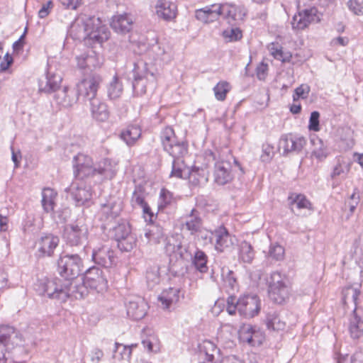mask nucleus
<instances>
[{
    "label": "nucleus",
    "instance_id": "1",
    "mask_svg": "<svg viewBox=\"0 0 363 363\" xmlns=\"http://www.w3.org/2000/svg\"><path fill=\"white\" fill-rule=\"evenodd\" d=\"M43 293L48 297L65 302L67 298L76 299L84 298L87 294V288L82 281L75 279H62L54 278L42 283Z\"/></svg>",
    "mask_w": 363,
    "mask_h": 363
},
{
    "label": "nucleus",
    "instance_id": "2",
    "mask_svg": "<svg viewBox=\"0 0 363 363\" xmlns=\"http://www.w3.org/2000/svg\"><path fill=\"white\" fill-rule=\"evenodd\" d=\"M70 33L77 40H91L101 44L109 38L108 28L101 25L99 18L82 16L71 26Z\"/></svg>",
    "mask_w": 363,
    "mask_h": 363
},
{
    "label": "nucleus",
    "instance_id": "3",
    "mask_svg": "<svg viewBox=\"0 0 363 363\" xmlns=\"http://www.w3.org/2000/svg\"><path fill=\"white\" fill-rule=\"evenodd\" d=\"M74 174L77 179L82 180L96 174L102 175L106 179H111L115 169L108 160L104 159L94 164L92 159L84 154L79 153L74 157Z\"/></svg>",
    "mask_w": 363,
    "mask_h": 363
},
{
    "label": "nucleus",
    "instance_id": "4",
    "mask_svg": "<svg viewBox=\"0 0 363 363\" xmlns=\"http://www.w3.org/2000/svg\"><path fill=\"white\" fill-rule=\"evenodd\" d=\"M206 155L208 160L211 158L215 161L213 172L215 182L219 185L230 182L233 179L231 162L233 160L236 162L230 150L225 147L216 152L208 151Z\"/></svg>",
    "mask_w": 363,
    "mask_h": 363
},
{
    "label": "nucleus",
    "instance_id": "5",
    "mask_svg": "<svg viewBox=\"0 0 363 363\" xmlns=\"http://www.w3.org/2000/svg\"><path fill=\"white\" fill-rule=\"evenodd\" d=\"M227 311L233 315L238 310L240 315L245 318H252L256 315L260 309V301L255 295H246L238 300L233 295L227 298Z\"/></svg>",
    "mask_w": 363,
    "mask_h": 363
},
{
    "label": "nucleus",
    "instance_id": "6",
    "mask_svg": "<svg viewBox=\"0 0 363 363\" xmlns=\"http://www.w3.org/2000/svg\"><path fill=\"white\" fill-rule=\"evenodd\" d=\"M269 298L278 304L283 303L289 296V286L287 277L280 272L271 273L267 279Z\"/></svg>",
    "mask_w": 363,
    "mask_h": 363
},
{
    "label": "nucleus",
    "instance_id": "7",
    "mask_svg": "<svg viewBox=\"0 0 363 363\" xmlns=\"http://www.w3.org/2000/svg\"><path fill=\"white\" fill-rule=\"evenodd\" d=\"M58 272L62 279L77 278L82 271V261L79 255H66L58 260Z\"/></svg>",
    "mask_w": 363,
    "mask_h": 363
},
{
    "label": "nucleus",
    "instance_id": "8",
    "mask_svg": "<svg viewBox=\"0 0 363 363\" xmlns=\"http://www.w3.org/2000/svg\"><path fill=\"white\" fill-rule=\"evenodd\" d=\"M161 140L164 150L174 160H182V158L187 152L186 145L183 142L177 140L173 129L169 127H167L162 132Z\"/></svg>",
    "mask_w": 363,
    "mask_h": 363
},
{
    "label": "nucleus",
    "instance_id": "9",
    "mask_svg": "<svg viewBox=\"0 0 363 363\" xmlns=\"http://www.w3.org/2000/svg\"><path fill=\"white\" fill-rule=\"evenodd\" d=\"M301 0H298V7H300ZM321 20V14L315 7L300 9L293 16L291 20L292 29L301 31L309 26L311 23H319Z\"/></svg>",
    "mask_w": 363,
    "mask_h": 363
},
{
    "label": "nucleus",
    "instance_id": "10",
    "mask_svg": "<svg viewBox=\"0 0 363 363\" xmlns=\"http://www.w3.org/2000/svg\"><path fill=\"white\" fill-rule=\"evenodd\" d=\"M63 236L67 244L70 246L83 245L88 239L87 226L80 220L67 225Z\"/></svg>",
    "mask_w": 363,
    "mask_h": 363
},
{
    "label": "nucleus",
    "instance_id": "11",
    "mask_svg": "<svg viewBox=\"0 0 363 363\" xmlns=\"http://www.w3.org/2000/svg\"><path fill=\"white\" fill-rule=\"evenodd\" d=\"M101 82V77L94 74L84 79L78 84V95L82 98L85 104L97 98V91Z\"/></svg>",
    "mask_w": 363,
    "mask_h": 363
},
{
    "label": "nucleus",
    "instance_id": "12",
    "mask_svg": "<svg viewBox=\"0 0 363 363\" xmlns=\"http://www.w3.org/2000/svg\"><path fill=\"white\" fill-rule=\"evenodd\" d=\"M219 14L227 20L228 23L236 26L242 21L247 13L246 9L242 5L225 3L218 4Z\"/></svg>",
    "mask_w": 363,
    "mask_h": 363
},
{
    "label": "nucleus",
    "instance_id": "13",
    "mask_svg": "<svg viewBox=\"0 0 363 363\" xmlns=\"http://www.w3.org/2000/svg\"><path fill=\"white\" fill-rule=\"evenodd\" d=\"M86 288L102 291L107 288V280L103 274L102 270L98 267H91L86 271L82 279Z\"/></svg>",
    "mask_w": 363,
    "mask_h": 363
},
{
    "label": "nucleus",
    "instance_id": "14",
    "mask_svg": "<svg viewBox=\"0 0 363 363\" xmlns=\"http://www.w3.org/2000/svg\"><path fill=\"white\" fill-rule=\"evenodd\" d=\"M122 208V201L118 197L111 196L105 203L101 204V220L105 223L118 219Z\"/></svg>",
    "mask_w": 363,
    "mask_h": 363
},
{
    "label": "nucleus",
    "instance_id": "15",
    "mask_svg": "<svg viewBox=\"0 0 363 363\" xmlns=\"http://www.w3.org/2000/svg\"><path fill=\"white\" fill-rule=\"evenodd\" d=\"M22 335L13 327L2 326L0 328V347H5L11 350L16 347L23 345Z\"/></svg>",
    "mask_w": 363,
    "mask_h": 363
},
{
    "label": "nucleus",
    "instance_id": "16",
    "mask_svg": "<svg viewBox=\"0 0 363 363\" xmlns=\"http://www.w3.org/2000/svg\"><path fill=\"white\" fill-rule=\"evenodd\" d=\"M60 242V238L52 234L42 235L35 242L37 255L39 257H51Z\"/></svg>",
    "mask_w": 363,
    "mask_h": 363
},
{
    "label": "nucleus",
    "instance_id": "17",
    "mask_svg": "<svg viewBox=\"0 0 363 363\" xmlns=\"http://www.w3.org/2000/svg\"><path fill=\"white\" fill-rule=\"evenodd\" d=\"M102 228L107 233V235L118 241L125 238L130 233V227L123 220L118 218L110 223H105L102 224Z\"/></svg>",
    "mask_w": 363,
    "mask_h": 363
},
{
    "label": "nucleus",
    "instance_id": "18",
    "mask_svg": "<svg viewBox=\"0 0 363 363\" xmlns=\"http://www.w3.org/2000/svg\"><path fill=\"white\" fill-rule=\"evenodd\" d=\"M66 191L71 194L77 206L83 205L91 197L90 187L80 179L73 182Z\"/></svg>",
    "mask_w": 363,
    "mask_h": 363
},
{
    "label": "nucleus",
    "instance_id": "19",
    "mask_svg": "<svg viewBox=\"0 0 363 363\" xmlns=\"http://www.w3.org/2000/svg\"><path fill=\"white\" fill-rule=\"evenodd\" d=\"M91 258L94 263L105 268L112 267L116 262L114 252L109 247L105 245L94 247Z\"/></svg>",
    "mask_w": 363,
    "mask_h": 363
},
{
    "label": "nucleus",
    "instance_id": "20",
    "mask_svg": "<svg viewBox=\"0 0 363 363\" xmlns=\"http://www.w3.org/2000/svg\"><path fill=\"white\" fill-rule=\"evenodd\" d=\"M140 340L144 350L148 353L160 351V341L152 328L146 326L141 330Z\"/></svg>",
    "mask_w": 363,
    "mask_h": 363
},
{
    "label": "nucleus",
    "instance_id": "21",
    "mask_svg": "<svg viewBox=\"0 0 363 363\" xmlns=\"http://www.w3.org/2000/svg\"><path fill=\"white\" fill-rule=\"evenodd\" d=\"M288 201L291 211L296 216H304V210H312L311 202L303 194L291 193L288 197Z\"/></svg>",
    "mask_w": 363,
    "mask_h": 363
},
{
    "label": "nucleus",
    "instance_id": "22",
    "mask_svg": "<svg viewBox=\"0 0 363 363\" xmlns=\"http://www.w3.org/2000/svg\"><path fill=\"white\" fill-rule=\"evenodd\" d=\"M306 145V140L303 137L284 135L280 139V147L284 149V153L300 152Z\"/></svg>",
    "mask_w": 363,
    "mask_h": 363
},
{
    "label": "nucleus",
    "instance_id": "23",
    "mask_svg": "<svg viewBox=\"0 0 363 363\" xmlns=\"http://www.w3.org/2000/svg\"><path fill=\"white\" fill-rule=\"evenodd\" d=\"M348 330L353 339H359L363 335V308L352 311L349 319Z\"/></svg>",
    "mask_w": 363,
    "mask_h": 363
},
{
    "label": "nucleus",
    "instance_id": "24",
    "mask_svg": "<svg viewBox=\"0 0 363 363\" xmlns=\"http://www.w3.org/2000/svg\"><path fill=\"white\" fill-rule=\"evenodd\" d=\"M213 236L215 241V247L218 251L223 252L225 249L231 247L233 244V237H232L225 228L220 226L213 233H211Z\"/></svg>",
    "mask_w": 363,
    "mask_h": 363
},
{
    "label": "nucleus",
    "instance_id": "25",
    "mask_svg": "<svg viewBox=\"0 0 363 363\" xmlns=\"http://www.w3.org/2000/svg\"><path fill=\"white\" fill-rule=\"evenodd\" d=\"M92 118L99 122H104L109 117L107 105L99 97L88 101Z\"/></svg>",
    "mask_w": 363,
    "mask_h": 363
},
{
    "label": "nucleus",
    "instance_id": "26",
    "mask_svg": "<svg viewBox=\"0 0 363 363\" xmlns=\"http://www.w3.org/2000/svg\"><path fill=\"white\" fill-rule=\"evenodd\" d=\"M157 15L166 21L174 18L177 16V6L169 0H158L156 4Z\"/></svg>",
    "mask_w": 363,
    "mask_h": 363
},
{
    "label": "nucleus",
    "instance_id": "27",
    "mask_svg": "<svg viewBox=\"0 0 363 363\" xmlns=\"http://www.w3.org/2000/svg\"><path fill=\"white\" fill-rule=\"evenodd\" d=\"M222 288L228 294L233 295L239 289L237 277L233 271L228 267H222L221 269Z\"/></svg>",
    "mask_w": 363,
    "mask_h": 363
},
{
    "label": "nucleus",
    "instance_id": "28",
    "mask_svg": "<svg viewBox=\"0 0 363 363\" xmlns=\"http://www.w3.org/2000/svg\"><path fill=\"white\" fill-rule=\"evenodd\" d=\"M219 16L218 4L207 6L195 11V18L203 23L214 22Z\"/></svg>",
    "mask_w": 363,
    "mask_h": 363
},
{
    "label": "nucleus",
    "instance_id": "29",
    "mask_svg": "<svg viewBox=\"0 0 363 363\" xmlns=\"http://www.w3.org/2000/svg\"><path fill=\"white\" fill-rule=\"evenodd\" d=\"M186 229L190 231L191 235L196 233H203V222L199 216V213L193 208L190 213L186 216V221L183 224Z\"/></svg>",
    "mask_w": 363,
    "mask_h": 363
},
{
    "label": "nucleus",
    "instance_id": "30",
    "mask_svg": "<svg viewBox=\"0 0 363 363\" xmlns=\"http://www.w3.org/2000/svg\"><path fill=\"white\" fill-rule=\"evenodd\" d=\"M361 291L359 289L350 286L345 287L342 290V301L343 304L347 308H352L353 311L358 307L357 298Z\"/></svg>",
    "mask_w": 363,
    "mask_h": 363
},
{
    "label": "nucleus",
    "instance_id": "31",
    "mask_svg": "<svg viewBox=\"0 0 363 363\" xmlns=\"http://www.w3.org/2000/svg\"><path fill=\"white\" fill-rule=\"evenodd\" d=\"M57 102L63 107L68 108L73 106L77 100V94L74 90L67 88L57 91L55 94Z\"/></svg>",
    "mask_w": 363,
    "mask_h": 363
},
{
    "label": "nucleus",
    "instance_id": "32",
    "mask_svg": "<svg viewBox=\"0 0 363 363\" xmlns=\"http://www.w3.org/2000/svg\"><path fill=\"white\" fill-rule=\"evenodd\" d=\"M111 26L117 33H125L131 29L133 21L128 15L116 16L112 19Z\"/></svg>",
    "mask_w": 363,
    "mask_h": 363
},
{
    "label": "nucleus",
    "instance_id": "33",
    "mask_svg": "<svg viewBox=\"0 0 363 363\" xmlns=\"http://www.w3.org/2000/svg\"><path fill=\"white\" fill-rule=\"evenodd\" d=\"M62 82V77L59 74H52L50 71L48 72L45 82L40 83V90L45 92L56 91Z\"/></svg>",
    "mask_w": 363,
    "mask_h": 363
},
{
    "label": "nucleus",
    "instance_id": "34",
    "mask_svg": "<svg viewBox=\"0 0 363 363\" xmlns=\"http://www.w3.org/2000/svg\"><path fill=\"white\" fill-rule=\"evenodd\" d=\"M178 293L179 291L173 288L163 291L158 297V301L161 303V307L163 309H169L172 303L178 301Z\"/></svg>",
    "mask_w": 363,
    "mask_h": 363
},
{
    "label": "nucleus",
    "instance_id": "35",
    "mask_svg": "<svg viewBox=\"0 0 363 363\" xmlns=\"http://www.w3.org/2000/svg\"><path fill=\"white\" fill-rule=\"evenodd\" d=\"M200 354L206 361L213 362L216 355L218 354V350L216 345L211 341H204L201 345Z\"/></svg>",
    "mask_w": 363,
    "mask_h": 363
},
{
    "label": "nucleus",
    "instance_id": "36",
    "mask_svg": "<svg viewBox=\"0 0 363 363\" xmlns=\"http://www.w3.org/2000/svg\"><path fill=\"white\" fill-rule=\"evenodd\" d=\"M255 251L252 246L246 241H242L239 245V259L245 262L250 264L255 258Z\"/></svg>",
    "mask_w": 363,
    "mask_h": 363
},
{
    "label": "nucleus",
    "instance_id": "37",
    "mask_svg": "<svg viewBox=\"0 0 363 363\" xmlns=\"http://www.w3.org/2000/svg\"><path fill=\"white\" fill-rule=\"evenodd\" d=\"M57 194L53 189L45 188L42 192V205L46 212L53 211Z\"/></svg>",
    "mask_w": 363,
    "mask_h": 363
},
{
    "label": "nucleus",
    "instance_id": "38",
    "mask_svg": "<svg viewBox=\"0 0 363 363\" xmlns=\"http://www.w3.org/2000/svg\"><path fill=\"white\" fill-rule=\"evenodd\" d=\"M268 49L271 55L277 60L283 62H289L292 55L289 52H284L281 45L278 43H271Z\"/></svg>",
    "mask_w": 363,
    "mask_h": 363
},
{
    "label": "nucleus",
    "instance_id": "39",
    "mask_svg": "<svg viewBox=\"0 0 363 363\" xmlns=\"http://www.w3.org/2000/svg\"><path fill=\"white\" fill-rule=\"evenodd\" d=\"M133 346V345L131 346H125L122 344L116 343V349L113 350V358L116 360L129 361L132 353L131 348Z\"/></svg>",
    "mask_w": 363,
    "mask_h": 363
},
{
    "label": "nucleus",
    "instance_id": "40",
    "mask_svg": "<svg viewBox=\"0 0 363 363\" xmlns=\"http://www.w3.org/2000/svg\"><path fill=\"white\" fill-rule=\"evenodd\" d=\"M266 324L268 329L277 331L283 330L286 326V323L276 313L267 315Z\"/></svg>",
    "mask_w": 363,
    "mask_h": 363
},
{
    "label": "nucleus",
    "instance_id": "41",
    "mask_svg": "<svg viewBox=\"0 0 363 363\" xmlns=\"http://www.w3.org/2000/svg\"><path fill=\"white\" fill-rule=\"evenodd\" d=\"M189 172V171L185 166L183 160H173L170 177L183 179L187 176Z\"/></svg>",
    "mask_w": 363,
    "mask_h": 363
},
{
    "label": "nucleus",
    "instance_id": "42",
    "mask_svg": "<svg viewBox=\"0 0 363 363\" xmlns=\"http://www.w3.org/2000/svg\"><path fill=\"white\" fill-rule=\"evenodd\" d=\"M193 263L196 268L201 273L206 272L207 256L203 251L197 250L195 252Z\"/></svg>",
    "mask_w": 363,
    "mask_h": 363
},
{
    "label": "nucleus",
    "instance_id": "43",
    "mask_svg": "<svg viewBox=\"0 0 363 363\" xmlns=\"http://www.w3.org/2000/svg\"><path fill=\"white\" fill-rule=\"evenodd\" d=\"M312 142L315 146L312 151V155L320 161L326 158L328 152L323 140L317 138L316 140H312Z\"/></svg>",
    "mask_w": 363,
    "mask_h": 363
},
{
    "label": "nucleus",
    "instance_id": "44",
    "mask_svg": "<svg viewBox=\"0 0 363 363\" xmlns=\"http://www.w3.org/2000/svg\"><path fill=\"white\" fill-rule=\"evenodd\" d=\"M123 91L122 84L118 78L114 77L108 87V96L111 99H116L121 95Z\"/></svg>",
    "mask_w": 363,
    "mask_h": 363
},
{
    "label": "nucleus",
    "instance_id": "45",
    "mask_svg": "<svg viewBox=\"0 0 363 363\" xmlns=\"http://www.w3.org/2000/svg\"><path fill=\"white\" fill-rule=\"evenodd\" d=\"M86 63L89 69H96L102 65L103 60L99 54L90 49L86 52Z\"/></svg>",
    "mask_w": 363,
    "mask_h": 363
},
{
    "label": "nucleus",
    "instance_id": "46",
    "mask_svg": "<svg viewBox=\"0 0 363 363\" xmlns=\"http://www.w3.org/2000/svg\"><path fill=\"white\" fill-rule=\"evenodd\" d=\"M230 89V86L227 82H218L213 89L216 98L219 101H223Z\"/></svg>",
    "mask_w": 363,
    "mask_h": 363
},
{
    "label": "nucleus",
    "instance_id": "47",
    "mask_svg": "<svg viewBox=\"0 0 363 363\" xmlns=\"http://www.w3.org/2000/svg\"><path fill=\"white\" fill-rule=\"evenodd\" d=\"M138 204L143 208V216L145 221L149 223H153V220L157 218V214L151 210L150 207L146 202L143 199H140L139 197H138Z\"/></svg>",
    "mask_w": 363,
    "mask_h": 363
},
{
    "label": "nucleus",
    "instance_id": "48",
    "mask_svg": "<svg viewBox=\"0 0 363 363\" xmlns=\"http://www.w3.org/2000/svg\"><path fill=\"white\" fill-rule=\"evenodd\" d=\"M242 32L238 27L227 28L223 32V37L228 42L237 41L242 38Z\"/></svg>",
    "mask_w": 363,
    "mask_h": 363
},
{
    "label": "nucleus",
    "instance_id": "49",
    "mask_svg": "<svg viewBox=\"0 0 363 363\" xmlns=\"http://www.w3.org/2000/svg\"><path fill=\"white\" fill-rule=\"evenodd\" d=\"M134 126H128L125 130L121 132V138L128 145H133L136 142Z\"/></svg>",
    "mask_w": 363,
    "mask_h": 363
},
{
    "label": "nucleus",
    "instance_id": "50",
    "mask_svg": "<svg viewBox=\"0 0 363 363\" xmlns=\"http://www.w3.org/2000/svg\"><path fill=\"white\" fill-rule=\"evenodd\" d=\"M269 256L275 260H281L284 256V247L277 244H272L269 251Z\"/></svg>",
    "mask_w": 363,
    "mask_h": 363
},
{
    "label": "nucleus",
    "instance_id": "51",
    "mask_svg": "<svg viewBox=\"0 0 363 363\" xmlns=\"http://www.w3.org/2000/svg\"><path fill=\"white\" fill-rule=\"evenodd\" d=\"M253 328H254V326H252L250 325H244L243 327H242L239 332V335H240V340L242 342H247L250 345L252 343Z\"/></svg>",
    "mask_w": 363,
    "mask_h": 363
},
{
    "label": "nucleus",
    "instance_id": "52",
    "mask_svg": "<svg viewBox=\"0 0 363 363\" xmlns=\"http://www.w3.org/2000/svg\"><path fill=\"white\" fill-rule=\"evenodd\" d=\"M117 242H118V244H117L118 247L121 251L130 252L133 248V245L135 242V238H133L132 236L128 235L125 238H123Z\"/></svg>",
    "mask_w": 363,
    "mask_h": 363
},
{
    "label": "nucleus",
    "instance_id": "53",
    "mask_svg": "<svg viewBox=\"0 0 363 363\" xmlns=\"http://www.w3.org/2000/svg\"><path fill=\"white\" fill-rule=\"evenodd\" d=\"M157 39L154 32H148L147 36L140 35L138 39V45L142 44L145 46V50H147L150 45H153L156 43Z\"/></svg>",
    "mask_w": 363,
    "mask_h": 363
},
{
    "label": "nucleus",
    "instance_id": "54",
    "mask_svg": "<svg viewBox=\"0 0 363 363\" xmlns=\"http://www.w3.org/2000/svg\"><path fill=\"white\" fill-rule=\"evenodd\" d=\"M173 199L172 194L166 189H162L160 194L159 208H163L170 204Z\"/></svg>",
    "mask_w": 363,
    "mask_h": 363
},
{
    "label": "nucleus",
    "instance_id": "55",
    "mask_svg": "<svg viewBox=\"0 0 363 363\" xmlns=\"http://www.w3.org/2000/svg\"><path fill=\"white\" fill-rule=\"evenodd\" d=\"M310 91V87L307 84H301L295 89V93L293 96L294 100L296 101L299 98L306 99Z\"/></svg>",
    "mask_w": 363,
    "mask_h": 363
},
{
    "label": "nucleus",
    "instance_id": "56",
    "mask_svg": "<svg viewBox=\"0 0 363 363\" xmlns=\"http://www.w3.org/2000/svg\"><path fill=\"white\" fill-rule=\"evenodd\" d=\"M347 7L354 14L363 15V4L357 0H350L347 1Z\"/></svg>",
    "mask_w": 363,
    "mask_h": 363
},
{
    "label": "nucleus",
    "instance_id": "57",
    "mask_svg": "<svg viewBox=\"0 0 363 363\" xmlns=\"http://www.w3.org/2000/svg\"><path fill=\"white\" fill-rule=\"evenodd\" d=\"M319 117L320 113L318 111H313L311 113L310 119H309V125L308 128L311 130L318 131L319 128Z\"/></svg>",
    "mask_w": 363,
    "mask_h": 363
},
{
    "label": "nucleus",
    "instance_id": "58",
    "mask_svg": "<svg viewBox=\"0 0 363 363\" xmlns=\"http://www.w3.org/2000/svg\"><path fill=\"white\" fill-rule=\"evenodd\" d=\"M274 155V147L269 144H264L262 145V154L261 155V160L263 162L270 161Z\"/></svg>",
    "mask_w": 363,
    "mask_h": 363
},
{
    "label": "nucleus",
    "instance_id": "59",
    "mask_svg": "<svg viewBox=\"0 0 363 363\" xmlns=\"http://www.w3.org/2000/svg\"><path fill=\"white\" fill-rule=\"evenodd\" d=\"M252 346L259 345L262 343L264 340V335L263 333L256 327H254L252 337Z\"/></svg>",
    "mask_w": 363,
    "mask_h": 363
},
{
    "label": "nucleus",
    "instance_id": "60",
    "mask_svg": "<svg viewBox=\"0 0 363 363\" xmlns=\"http://www.w3.org/2000/svg\"><path fill=\"white\" fill-rule=\"evenodd\" d=\"M348 169L345 165L342 164L340 162H338L333 168V172L330 174L332 179H335L337 177L340 176H345Z\"/></svg>",
    "mask_w": 363,
    "mask_h": 363
},
{
    "label": "nucleus",
    "instance_id": "61",
    "mask_svg": "<svg viewBox=\"0 0 363 363\" xmlns=\"http://www.w3.org/2000/svg\"><path fill=\"white\" fill-rule=\"evenodd\" d=\"M9 210L7 208H2L0 210V230L6 231L8 230L9 222Z\"/></svg>",
    "mask_w": 363,
    "mask_h": 363
},
{
    "label": "nucleus",
    "instance_id": "62",
    "mask_svg": "<svg viewBox=\"0 0 363 363\" xmlns=\"http://www.w3.org/2000/svg\"><path fill=\"white\" fill-rule=\"evenodd\" d=\"M53 7V2L52 1H48L45 4H43L41 9L38 11V16L40 18H44L48 16L50 11Z\"/></svg>",
    "mask_w": 363,
    "mask_h": 363
},
{
    "label": "nucleus",
    "instance_id": "63",
    "mask_svg": "<svg viewBox=\"0 0 363 363\" xmlns=\"http://www.w3.org/2000/svg\"><path fill=\"white\" fill-rule=\"evenodd\" d=\"M359 202V195L358 193L354 192L347 201V206H349L350 212H354L356 207Z\"/></svg>",
    "mask_w": 363,
    "mask_h": 363
},
{
    "label": "nucleus",
    "instance_id": "64",
    "mask_svg": "<svg viewBox=\"0 0 363 363\" xmlns=\"http://www.w3.org/2000/svg\"><path fill=\"white\" fill-rule=\"evenodd\" d=\"M103 356V351L99 348H94L90 353V358L92 363H99Z\"/></svg>",
    "mask_w": 363,
    "mask_h": 363
}]
</instances>
